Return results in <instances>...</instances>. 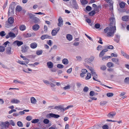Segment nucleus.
Returning a JSON list of instances; mask_svg holds the SVG:
<instances>
[{"instance_id": "nucleus-1", "label": "nucleus", "mask_w": 129, "mask_h": 129, "mask_svg": "<svg viewBox=\"0 0 129 129\" xmlns=\"http://www.w3.org/2000/svg\"><path fill=\"white\" fill-rule=\"evenodd\" d=\"M116 30L115 26L112 27H107L104 29L105 33H106L108 37H113L114 35V31Z\"/></svg>"}, {"instance_id": "nucleus-2", "label": "nucleus", "mask_w": 129, "mask_h": 129, "mask_svg": "<svg viewBox=\"0 0 129 129\" xmlns=\"http://www.w3.org/2000/svg\"><path fill=\"white\" fill-rule=\"evenodd\" d=\"M3 45L5 47H7L6 49V52L7 54L10 55L12 54L13 52V49H12L11 46L10 45V42L7 41L5 42Z\"/></svg>"}, {"instance_id": "nucleus-3", "label": "nucleus", "mask_w": 129, "mask_h": 129, "mask_svg": "<svg viewBox=\"0 0 129 129\" xmlns=\"http://www.w3.org/2000/svg\"><path fill=\"white\" fill-rule=\"evenodd\" d=\"M9 125V123L8 121L2 122L0 124V126L3 129L4 128H6L7 127H8Z\"/></svg>"}, {"instance_id": "nucleus-4", "label": "nucleus", "mask_w": 129, "mask_h": 129, "mask_svg": "<svg viewBox=\"0 0 129 129\" xmlns=\"http://www.w3.org/2000/svg\"><path fill=\"white\" fill-rule=\"evenodd\" d=\"M70 107V106H67L66 108L64 109L63 108L60 106H55L54 108V109H56L58 111H64V110H65L66 109H68Z\"/></svg>"}, {"instance_id": "nucleus-5", "label": "nucleus", "mask_w": 129, "mask_h": 129, "mask_svg": "<svg viewBox=\"0 0 129 129\" xmlns=\"http://www.w3.org/2000/svg\"><path fill=\"white\" fill-rule=\"evenodd\" d=\"M16 37V36L15 34H14L13 33L10 32L8 33V35H6V39H8L9 38H13Z\"/></svg>"}, {"instance_id": "nucleus-6", "label": "nucleus", "mask_w": 129, "mask_h": 129, "mask_svg": "<svg viewBox=\"0 0 129 129\" xmlns=\"http://www.w3.org/2000/svg\"><path fill=\"white\" fill-rule=\"evenodd\" d=\"M23 44V43L22 41L16 40L14 41L12 45L14 46L17 45L18 46H19Z\"/></svg>"}, {"instance_id": "nucleus-7", "label": "nucleus", "mask_w": 129, "mask_h": 129, "mask_svg": "<svg viewBox=\"0 0 129 129\" xmlns=\"http://www.w3.org/2000/svg\"><path fill=\"white\" fill-rule=\"evenodd\" d=\"M109 20L111 26L113 27L115 24V18L113 17H111L110 18Z\"/></svg>"}, {"instance_id": "nucleus-8", "label": "nucleus", "mask_w": 129, "mask_h": 129, "mask_svg": "<svg viewBox=\"0 0 129 129\" xmlns=\"http://www.w3.org/2000/svg\"><path fill=\"white\" fill-rule=\"evenodd\" d=\"M94 57V56H91L89 58L85 59V61L86 63H90L93 60Z\"/></svg>"}, {"instance_id": "nucleus-9", "label": "nucleus", "mask_w": 129, "mask_h": 129, "mask_svg": "<svg viewBox=\"0 0 129 129\" xmlns=\"http://www.w3.org/2000/svg\"><path fill=\"white\" fill-rule=\"evenodd\" d=\"M72 7L75 9H77L79 8L76 2V0H72Z\"/></svg>"}, {"instance_id": "nucleus-10", "label": "nucleus", "mask_w": 129, "mask_h": 129, "mask_svg": "<svg viewBox=\"0 0 129 129\" xmlns=\"http://www.w3.org/2000/svg\"><path fill=\"white\" fill-rule=\"evenodd\" d=\"M48 115L49 116L48 117L50 118L52 117L55 118H57L60 117V116L59 115L52 113H50Z\"/></svg>"}, {"instance_id": "nucleus-11", "label": "nucleus", "mask_w": 129, "mask_h": 129, "mask_svg": "<svg viewBox=\"0 0 129 129\" xmlns=\"http://www.w3.org/2000/svg\"><path fill=\"white\" fill-rule=\"evenodd\" d=\"M116 113L114 112H112L109 113L107 115L109 118L112 119L116 115Z\"/></svg>"}, {"instance_id": "nucleus-12", "label": "nucleus", "mask_w": 129, "mask_h": 129, "mask_svg": "<svg viewBox=\"0 0 129 129\" xmlns=\"http://www.w3.org/2000/svg\"><path fill=\"white\" fill-rule=\"evenodd\" d=\"M58 25L59 26L61 27L63 25V20L61 17H59L58 19Z\"/></svg>"}, {"instance_id": "nucleus-13", "label": "nucleus", "mask_w": 129, "mask_h": 129, "mask_svg": "<svg viewBox=\"0 0 129 129\" xmlns=\"http://www.w3.org/2000/svg\"><path fill=\"white\" fill-rule=\"evenodd\" d=\"M29 48L26 46H24L22 47V52L25 53L28 51Z\"/></svg>"}, {"instance_id": "nucleus-14", "label": "nucleus", "mask_w": 129, "mask_h": 129, "mask_svg": "<svg viewBox=\"0 0 129 129\" xmlns=\"http://www.w3.org/2000/svg\"><path fill=\"white\" fill-rule=\"evenodd\" d=\"M112 61L115 63L117 65H119V59L116 58H113L111 59Z\"/></svg>"}, {"instance_id": "nucleus-15", "label": "nucleus", "mask_w": 129, "mask_h": 129, "mask_svg": "<svg viewBox=\"0 0 129 129\" xmlns=\"http://www.w3.org/2000/svg\"><path fill=\"white\" fill-rule=\"evenodd\" d=\"M28 15L29 16V18L31 19H32L34 20L36 19L39 20V19L37 18L35 16V15H33L31 13H29L28 14Z\"/></svg>"}, {"instance_id": "nucleus-16", "label": "nucleus", "mask_w": 129, "mask_h": 129, "mask_svg": "<svg viewBox=\"0 0 129 129\" xmlns=\"http://www.w3.org/2000/svg\"><path fill=\"white\" fill-rule=\"evenodd\" d=\"M47 64L48 67L49 69H51L53 67V63L51 61H49L47 62Z\"/></svg>"}, {"instance_id": "nucleus-17", "label": "nucleus", "mask_w": 129, "mask_h": 129, "mask_svg": "<svg viewBox=\"0 0 129 129\" xmlns=\"http://www.w3.org/2000/svg\"><path fill=\"white\" fill-rule=\"evenodd\" d=\"M14 13V9L10 7L9 9L8 13V15L10 16L11 14H13Z\"/></svg>"}, {"instance_id": "nucleus-18", "label": "nucleus", "mask_w": 129, "mask_h": 129, "mask_svg": "<svg viewBox=\"0 0 129 129\" xmlns=\"http://www.w3.org/2000/svg\"><path fill=\"white\" fill-rule=\"evenodd\" d=\"M122 20L124 21H127L129 20V16H124L122 17Z\"/></svg>"}, {"instance_id": "nucleus-19", "label": "nucleus", "mask_w": 129, "mask_h": 129, "mask_svg": "<svg viewBox=\"0 0 129 129\" xmlns=\"http://www.w3.org/2000/svg\"><path fill=\"white\" fill-rule=\"evenodd\" d=\"M40 28L39 26L37 24H35L33 26V29L34 30H38Z\"/></svg>"}, {"instance_id": "nucleus-20", "label": "nucleus", "mask_w": 129, "mask_h": 129, "mask_svg": "<svg viewBox=\"0 0 129 129\" xmlns=\"http://www.w3.org/2000/svg\"><path fill=\"white\" fill-rule=\"evenodd\" d=\"M8 23L10 24H12L14 22V19L12 17H10L8 19Z\"/></svg>"}, {"instance_id": "nucleus-21", "label": "nucleus", "mask_w": 129, "mask_h": 129, "mask_svg": "<svg viewBox=\"0 0 129 129\" xmlns=\"http://www.w3.org/2000/svg\"><path fill=\"white\" fill-rule=\"evenodd\" d=\"M30 101L31 103L33 104H35L37 102L36 99L33 97H31Z\"/></svg>"}, {"instance_id": "nucleus-22", "label": "nucleus", "mask_w": 129, "mask_h": 129, "mask_svg": "<svg viewBox=\"0 0 129 129\" xmlns=\"http://www.w3.org/2000/svg\"><path fill=\"white\" fill-rule=\"evenodd\" d=\"M37 46V44L36 43H31L30 45V47L31 48L33 49H34L36 48Z\"/></svg>"}, {"instance_id": "nucleus-23", "label": "nucleus", "mask_w": 129, "mask_h": 129, "mask_svg": "<svg viewBox=\"0 0 129 129\" xmlns=\"http://www.w3.org/2000/svg\"><path fill=\"white\" fill-rule=\"evenodd\" d=\"M50 36H49L48 35H45L42 36L41 37V38L42 40H44L45 39H47L48 38H50Z\"/></svg>"}, {"instance_id": "nucleus-24", "label": "nucleus", "mask_w": 129, "mask_h": 129, "mask_svg": "<svg viewBox=\"0 0 129 129\" xmlns=\"http://www.w3.org/2000/svg\"><path fill=\"white\" fill-rule=\"evenodd\" d=\"M13 82L16 84L20 83L21 84H24V82L20 81H19L17 79H14V80Z\"/></svg>"}, {"instance_id": "nucleus-25", "label": "nucleus", "mask_w": 129, "mask_h": 129, "mask_svg": "<svg viewBox=\"0 0 129 129\" xmlns=\"http://www.w3.org/2000/svg\"><path fill=\"white\" fill-rule=\"evenodd\" d=\"M11 102L13 103L17 104L20 103V102L19 100L14 99L12 100Z\"/></svg>"}, {"instance_id": "nucleus-26", "label": "nucleus", "mask_w": 129, "mask_h": 129, "mask_svg": "<svg viewBox=\"0 0 129 129\" xmlns=\"http://www.w3.org/2000/svg\"><path fill=\"white\" fill-rule=\"evenodd\" d=\"M107 66L108 68L113 67L114 66V64L112 62H109L107 63Z\"/></svg>"}, {"instance_id": "nucleus-27", "label": "nucleus", "mask_w": 129, "mask_h": 129, "mask_svg": "<svg viewBox=\"0 0 129 129\" xmlns=\"http://www.w3.org/2000/svg\"><path fill=\"white\" fill-rule=\"evenodd\" d=\"M22 10V7L20 6H17L16 8V10L17 12H20Z\"/></svg>"}, {"instance_id": "nucleus-28", "label": "nucleus", "mask_w": 129, "mask_h": 129, "mask_svg": "<svg viewBox=\"0 0 129 129\" xmlns=\"http://www.w3.org/2000/svg\"><path fill=\"white\" fill-rule=\"evenodd\" d=\"M106 2L108 3L109 5L110 6H113V2L112 0H105Z\"/></svg>"}, {"instance_id": "nucleus-29", "label": "nucleus", "mask_w": 129, "mask_h": 129, "mask_svg": "<svg viewBox=\"0 0 129 129\" xmlns=\"http://www.w3.org/2000/svg\"><path fill=\"white\" fill-rule=\"evenodd\" d=\"M66 38L69 41H71L72 40V37L70 34L67 35L66 36Z\"/></svg>"}, {"instance_id": "nucleus-30", "label": "nucleus", "mask_w": 129, "mask_h": 129, "mask_svg": "<svg viewBox=\"0 0 129 129\" xmlns=\"http://www.w3.org/2000/svg\"><path fill=\"white\" fill-rule=\"evenodd\" d=\"M62 63L65 64H68L69 61L67 58L63 59L62 60Z\"/></svg>"}, {"instance_id": "nucleus-31", "label": "nucleus", "mask_w": 129, "mask_h": 129, "mask_svg": "<svg viewBox=\"0 0 129 129\" xmlns=\"http://www.w3.org/2000/svg\"><path fill=\"white\" fill-rule=\"evenodd\" d=\"M91 77V75L90 73H88L87 74V76L85 77V79L86 80L89 79Z\"/></svg>"}, {"instance_id": "nucleus-32", "label": "nucleus", "mask_w": 129, "mask_h": 129, "mask_svg": "<svg viewBox=\"0 0 129 129\" xmlns=\"http://www.w3.org/2000/svg\"><path fill=\"white\" fill-rule=\"evenodd\" d=\"M107 103V102L106 101H103L100 102V105L102 106H103L106 104Z\"/></svg>"}, {"instance_id": "nucleus-33", "label": "nucleus", "mask_w": 129, "mask_h": 129, "mask_svg": "<svg viewBox=\"0 0 129 129\" xmlns=\"http://www.w3.org/2000/svg\"><path fill=\"white\" fill-rule=\"evenodd\" d=\"M19 28L20 30L23 31L25 29L26 27L24 25H22L20 26Z\"/></svg>"}, {"instance_id": "nucleus-34", "label": "nucleus", "mask_w": 129, "mask_h": 129, "mask_svg": "<svg viewBox=\"0 0 129 129\" xmlns=\"http://www.w3.org/2000/svg\"><path fill=\"white\" fill-rule=\"evenodd\" d=\"M124 82L126 84H129V77L126 78L124 80Z\"/></svg>"}, {"instance_id": "nucleus-35", "label": "nucleus", "mask_w": 129, "mask_h": 129, "mask_svg": "<svg viewBox=\"0 0 129 129\" xmlns=\"http://www.w3.org/2000/svg\"><path fill=\"white\" fill-rule=\"evenodd\" d=\"M39 121V120L38 119H33L31 121V122L32 123H37Z\"/></svg>"}, {"instance_id": "nucleus-36", "label": "nucleus", "mask_w": 129, "mask_h": 129, "mask_svg": "<svg viewBox=\"0 0 129 129\" xmlns=\"http://www.w3.org/2000/svg\"><path fill=\"white\" fill-rule=\"evenodd\" d=\"M106 95L108 97H112L113 96L114 94L113 93L109 92L107 93Z\"/></svg>"}, {"instance_id": "nucleus-37", "label": "nucleus", "mask_w": 129, "mask_h": 129, "mask_svg": "<svg viewBox=\"0 0 129 129\" xmlns=\"http://www.w3.org/2000/svg\"><path fill=\"white\" fill-rule=\"evenodd\" d=\"M57 33V32H56L55 30L53 29L52 30L51 34L52 36H54L56 35Z\"/></svg>"}, {"instance_id": "nucleus-38", "label": "nucleus", "mask_w": 129, "mask_h": 129, "mask_svg": "<svg viewBox=\"0 0 129 129\" xmlns=\"http://www.w3.org/2000/svg\"><path fill=\"white\" fill-rule=\"evenodd\" d=\"M17 124L19 127H22L23 126V124L21 121H18L17 123Z\"/></svg>"}, {"instance_id": "nucleus-39", "label": "nucleus", "mask_w": 129, "mask_h": 129, "mask_svg": "<svg viewBox=\"0 0 129 129\" xmlns=\"http://www.w3.org/2000/svg\"><path fill=\"white\" fill-rule=\"evenodd\" d=\"M18 62L19 63L22 64H26L28 63L27 62H25L23 61L19 60L18 61Z\"/></svg>"}, {"instance_id": "nucleus-40", "label": "nucleus", "mask_w": 129, "mask_h": 129, "mask_svg": "<svg viewBox=\"0 0 129 129\" xmlns=\"http://www.w3.org/2000/svg\"><path fill=\"white\" fill-rule=\"evenodd\" d=\"M111 57V56H106L103 57L102 58V60H107V59L110 58Z\"/></svg>"}, {"instance_id": "nucleus-41", "label": "nucleus", "mask_w": 129, "mask_h": 129, "mask_svg": "<svg viewBox=\"0 0 129 129\" xmlns=\"http://www.w3.org/2000/svg\"><path fill=\"white\" fill-rule=\"evenodd\" d=\"M119 5L120 8H123L125 6V4L123 2H121L120 4Z\"/></svg>"}, {"instance_id": "nucleus-42", "label": "nucleus", "mask_w": 129, "mask_h": 129, "mask_svg": "<svg viewBox=\"0 0 129 129\" xmlns=\"http://www.w3.org/2000/svg\"><path fill=\"white\" fill-rule=\"evenodd\" d=\"M5 47L4 46H0V52H3L5 50Z\"/></svg>"}, {"instance_id": "nucleus-43", "label": "nucleus", "mask_w": 129, "mask_h": 129, "mask_svg": "<svg viewBox=\"0 0 129 129\" xmlns=\"http://www.w3.org/2000/svg\"><path fill=\"white\" fill-rule=\"evenodd\" d=\"M43 51L42 50H38L36 52V54L38 55H41Z\"/></svg>"}, {"instance_id": "nucleus-44", "label": "nucleus", "mask_w": 129, "mask_h": 129, "mask_svg": "<svg viewBox=\"0 0 129 129\" xmlns=\"http://www.w3.org/2000/svg\"><path fill=\"white\" fill-rule=\"evenodd\" d=\"M43 122L45 124H47L49 122V120L48 119H46L43 120Z\"/></svg>"}, {"instance_id": "nucleus-45", "label": "nucleus", "mask_w": 129, "mask_h": 129, "mask_svg": "<svg viewBox=\"0 0 129 129\" xmlns=\"http://www.w3.org/2000/svg\"><path fill=\"white\" fill-rule=\"evenodd\" d=\"M93 76V79L94 80L100 82V81H99L97 79H96L98 77V75L97 74L95 75H94Z\"/></svg>"}, {"instance_id": "nucleus-46", "label": "nucleus", "mask_w": 129, "mask_h": 129, "mask_svg": "<svg viewBox=\"0 0 129 129\" xmlns=\"http://www.w3.org/2000/svg\"><path fill=\"white\" fill-rule=\"evenodd\" d=\"M6 33L4 31H2L0 32V35L1 37H3L6 35Z\"/></svg>"}, {"instance_id": "nucleus-47", "label": "nucleus", "mask_w": 129, "mask_h": 129, "mask_svg": "<svg viewBox=\"0 0 129 129\" xmlns=\"http://www.w3.org/2000/svg\"><path fill=\"white\" fill-rule=\"evenodd\" d=\"M32 119V117L30 116H27L26 118V119L28 121H30Z\"/></svg>"}, {"instance_id": "nucleus-48", "label": "nucleus", "mask_w": 129, "mask_h": 129, "mask_svg": "<svg viewBox=\"0 0 129 129\" xmlns=\"http://www.w3.org/2000/svg\"><path fill=\"white\" fill-rule=\"evenodd\" d=\"M86 10L88 11H90L91 10V8L89 6H87L86 7Z\"/></svg>"}, {"instance_id": "nucleus-49", "label": "nucleus", "mask_w": 129, "mask_h": 129, "mask_svg": "<svg viewBox=\"0 0 129 129\" xmlns=\"http://www.w3.org/2000/svg\"><path fill=\"white\" fill-rule=\"evenodd\" d=\"M105 53L102 51L99 54V56L100 57H101L103 56L105 54Z\"/></svg>"}, {"instance_id": "nucleus-50", "label": "nucleus", "mask_w": 129, "mask_h": 129, "mask_svg": "<svg viewBox=\"0 0 129 129\" xmlns=\"http://www.w3.org/2000/svg\"><path fill=\"white\" fill-rule=\"evenodd\" d=\"M106 67L105 65H103L101 67V69L102 70H105L106 69Z\"/></svg>"}, {"instance_id": "nucleus-51", "label": "nucleus", "mask_w": 129, "mask_h": 129, "mask_svg": "<svg viewBox=\"0 0 129 129\" xmlns=\"http://www.w3.org/2000/svg\"><path fill=\"white\" fill-rule=\"evenodd\" d=\"M121 55H122L123 56H124V57H125L127 54L122 50H121Z\"/></svg>"}, {"instance_id": "nucleus-52", "label": "nucleus", "mask_w": 129, "mask_h": 129, "mask_svg": "<svg viewBox=\"0 0 129 129\" xmlns=\"http://www.w3.org/2000/svg\"><path fill=\"white\" fill-rule=\"evenodd\" d=\"M89 89L87 87H85L83 88V91L84 92H87L88 91Z\"/></svg>"}, {"instance_id": "nucleus-53", "label": "nucleus", "mask_w": 129, "mask_h": 129, "mask_svg": "<svg viewBox=\"0 0 129 129\" xmlns=\"http://www.w3.org/2000/svg\"><path fill=\"white\" fill-rule=\"evenodd\" d=\"M100 26V25L98 23H96L94 25L95 27L97 29L99 28Z\"/></svg>"}, {"instance_id": "nucleus-54", "label": "nucleus", "mask_w": 129, "mask_h": 129, "mask_svg": "<svg viewBox=\"0 0 129 129\" xmlns=\"http://www.w3.org/2000/svg\"><path fill=\"white\" fill-rule=\"evenodd\" d=\"M57 66L58 68H62L64 67L63 65L60 64H58Z\"/></svg>"}, {"instance_id": "nucleus-55", "label": "nucleus", "mask_w": 129, "mask_h": 129, "mask_svg": "<svg viewBox=\"0 0 129 129\" xmlns=\"http://www.w3.org/2000/svg\"><path fill=\"white\" fill-rule=\"evenodd\" d=\"M81 3L83 5H85L87 4L88 2L86 0H83L81 2Z\"/></svg>"}, {"instance_id": "nucleus-56", "label": "nucleus", "mask_w": 129, "mask_h": 129, "mask_svg": "<svg viewBox=\"0 0 129 129\" xmlns=\"http://www.w3.org/2000/svg\"><path fill=\"white\" fill-rule=\"evenodd\" d=\"M95 93L93 91H91L89 93V95L90 96H93L94 95Z\"/></svg>"}, {"instance_id": "nucleus-57", "label": "nucleus", "mask_w": 129, "mask_h": 129, "mask_svg": "<svg viewBox=\"0 0 129 129\" xmlns=\"http://www.w3.org/2000/svg\"><path fill=\"white\" fill-rule=\"evenodd\" d=\"M95 13V11H92L91 12L89 13V14L90 16H92L94 15Z\"/></svg>"}, {"instance_id": "nucleus-58", "label": "nucleus", "mask_w": 129, "mask_h": 129, "mask_svg": "<svg viewBox=\"0 0 129 129\" xmlns=\"http://www.w3.org/2000/svg\"><path fill=\"white\" fill-rule=\"evenodd\" d=\"M95 90L97 92H99L101 91V90L100 89L99 87L96 86L95 87Z\"/></svg>"}, {"instance_id": "nucleus-59", "label": "nucleus", "mask_w": 129, "mask_h": 129, "mask_svg": "<svg viewBox=\"0 0 129 129\" xmlns=\"http://www.w3.org/2000/svg\"><path fill=\"white\" fill-rule=\"evenodd\" d=\"M76 58L77 60L79 61H81L82 60V58L81 56H77L76 57Z\"/></svg>"}, {"instance_id": "nucleus-60", "label": "nucleus", "mask_w": 129, "mask_h": 129, "mask_svg": "<svg viewBox=\"0 0 129 129\" xmlns=\"http://www.w3.org/2000/svg\"><path fill=\"white\" fill-rule=\"evenodd\" d=\"M107 49H112L114 48V47L112 45H109L107 46Z\"/></svg>"}, {"instance_id": "nucleus-61", "label": "nucleus", "mask_w": 129, "mask_h": 129, "mask_svg": "<svg viewBox=\"0 0 129 129\" xmlns=\"http://www.w3.org/2000/svg\"><path fill=\"white\" fill-rule=\"evenodd\" d=\"M70 88V86L69 85H68L64 87L63 88L64 89L66 90V89H69Z\"/></svg>"}, {"instance_id": "nucleus-62", "label": "nucleus", "mask_w": 129, "mask_h": 129, "mask_svg": "<svg viewBox=\"0 0 129 129\" xmlns=\"http://www.w3.org/2000/svg\"><path fill=\"white\" fill-rule=\"evenodd\" d=\"M103 129H108V127L107 125H104L103 126Z\"/></svg>"}, {"instance_id": "nucleus-63", "label": "nucleus", "mask_w": 129, "mask_h": 129, "mask_svg": "<svg viewBox=\"0 0 129 129\" xmlns=\"http://www.w3.org/2000/svg\"><path fill=\"white\" fill-rule=\"evenodd\" d=\"M72 70V68H71L70 69H68L67 71V72L68 73H69V74L71 72Z\"/></svg>"}, {"instance_id": "nucleus-64", "label": "nucleus", "mask_w": 129, "mask_h": 129, "mask_svg": "<svg viewBox=\"0 0 129 129\" xmlns=\"http://www.w3.org/2000/svg\"><path fill=\"white\" fill-rule=\"evenodd\" d=\"M91 73H92V76L96 74L95 72V71L93 69L91 71Z\"/></svg>"}]
</instances>
